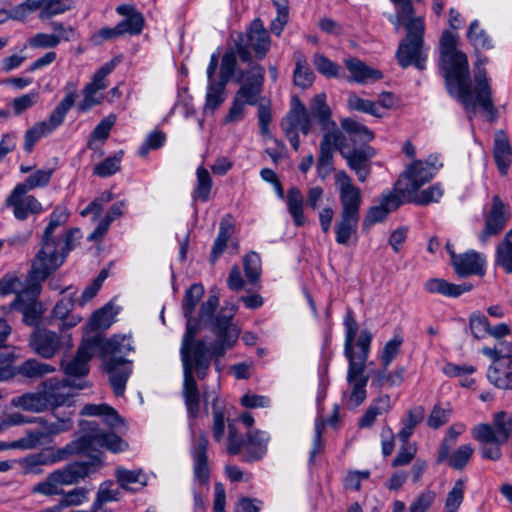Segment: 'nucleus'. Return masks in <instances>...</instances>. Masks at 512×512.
Listing matches in <instances>:
<instances>
[{
	"mask_svg": "<svg viewBox=\"0 0 512 512\" xmlns=\"http://www.w3.org/2000/svg\"><path fill=\"white\" fill-rule=\"evenodd\" d=\"M204 286L194 283L186 291L182 303L183 315L186 319V331L182 338L180 355L183 364V390L185 406L189 417L196 418L200 409V393L194 377L204 379L208 373L211 362L216 364L225 353L234 347L238 341L240 330L232 319L236 313V306L222 308L216 314L212 325V333L216 340L208 343L206 339L195 340L198 332V323L193 317L196 306L204 295Z\"/></svg>",
	"mask_w": 512,
	"mask_h": 512,
	"instance_id": "1",
	"label": "nucleus"
},
{
	"mask_svg": "<svg viewBox=\"0 0 512 512\" xmlns=\"http://www.w3.org/2000/svg\"><path fill=\"white\" fill-rule=\"evenodd\" d=\"M488 58L477 56L474 73L475 88L472 90V79L467 55L457 49V39L450 31H445L440 39L439 69L444 78L447 93L456 98L464 110L476 113L480 107L489 121H496L498 111L493 100L490 78L484 65Z\"/></svg>",
	"mask_w": 512,
	"mask_h": 512,
	"instance_id": "2",
	"label": "nucleus"
},
{
	"mask_svg": "<svg viewBox=\"0 0 512 512\" xmlns=\"http://www.w3.org/2000/svg\"><path fill=\"white\" fill-rule=\"evenodd\" d=\"M81 428L86 434L71 441L66 446L56 450L47 448L21 459L19 463L23 474L41 475L44 472L43 466L64 461L74 454H91L101 448L117 453L124 451L128 446L121 437L102 433L95 421L82 422Z\"/></svg>",
	"mask_w": 512,
	"mask_h": 512,
	"instance_id": "3",
	"label": "nucleus"
},
{
	"mask_svg": "<svg viewBox=\"0 0 512 512\" xmlns=\"http://www.w3.org/2000/svg\"><path fill=\"white\" fill-rule=\"evenodd\" d=\"M90 339L97 342L95 351L99 352L103 360L114 394L117 397L123 396L126 383L132 373V363L124 358L133 350L131 338L125 335H114L109 340H105L96 335Z\"/></svg>",
	"mask_w": 512,
	"mask_h": 512,
	"instance_id": "4",
	"label": "nucleus"
},
{
	"mask_svg": "<svg viewBox=\"0 0 512 512\" xmlns=\"http://www.w3.org/2000/svg\"><path fill=\"white\" fill-rule=\"evenodd\" d=\"M389 21L396 26L404 25L406 36L400 42L396 51V58L402 68L414 66L418 70L426 68L428 48L424 45L425 25L422 17H400V8L395 16H390Z\"/></svg>",
	"mask_w": 512,
	"mask_h": 512,
	"instance_id": "5",
	"label": "nucleus"
},
{
	"mask_svg": "<svg viewBox=\"0 0 512 512\" xmlns=\"http://www.w3.org/2000/svg\"><path fill=\"white\" fill-rule=\"evenodd\" d=\"M335 185L341 203L340 221L335 225V240L338 244L346 245L358 228L362 192L343 170L336 172Z\"/></svg>",
	"mask_w": 512,
	"mask_h": 512,
	"instance_id": "6",
	"label": "nucleus"
},
{
	"mask_svg": "<svg viewBox=\"0 0 512 512\" xmlns=\"http://www.w3.org/2000/svg\"><path fill=\"white\" fill-rule=\"evenodd\" d=\"M265 69L254 64L247 72V78L243 75L236 78L237 83H241L236 91L228 113L223 119L224 124H237L245 117L246 106H256L262 93L264 83Z\"/></svg>",
	"mask_w": 512,
	"mask_h": 512,
	"instance_id": "7",
	"label": "nucleus"
},
{
	"mask_svg": "<svg viewBox=\"0 0 512 512\" xmlns=\"http://www.w3.org/2000/svg\"><path fill=\"white\" fill-rule=\"evenodd\" d=\"M234 46L242 62H252L253 54L256 59L262 60L271 48L269 30L265 28L261 19L256 18L245 33L237 34Z\"/></svg>",
	"mask_w": 512,
	"mask_h": 512,
	"instance_id": "8",
	"label": "nucleus"
},
{
	"mask_svg": "<svg viewBox=\"0 0 512 512\" xmlns=\"http://www.w3.org/2000/svg\"><path fill=\"white\" fill-rule=\"evenodd\" d=\"M442 167L443 163L437 154H430L425 161L414 160L401 174L395 184V191L402 196L417 191L425 183L431 181Z\"/></svg>",
	"mask_w": 512,
	"mask_h": 512,
	"instance_id": "9",
	"label": "nucleus"
},
{
	"mask_svg": "<svg viewBox=\"0 0 512 512\" xmlns=\"http://www.w3.org/2000/svg\"><path fill=\"white\" fill-rule=\"evenodd\" d=\"M56 417L55 421H48L43 417H34V422L38 423L41 427L40 430H29L27 437L13 442L8 447H21L26 449L35 448L40 442L45 439L60 433L69 431L73 427V421L71 419L72 412L70 411L67 415L59 417L56 412L53 413Z\"/></svg>",
	"mask_w": 512,
	"mask_h": 512,
	"instance_id": "10",
	"label": "nucleus"
},
{
	"mask_svg": "<svg viewBox=\"0 0 512 512\" xmlns=\"http://www.w3.org/2000/svg\"><path fill=\"white\" fill-rule=\"evenodd\" d=\"M40 293V284L30 283L25 288L21 289V292H19L9 306L4 307V309L20 312L22 314V320L26 325L36 326L43 314L42 305L38 301Z\"/></svg>",
	"mask_w": 512,
	"mask_h": 512,
	"instance_id": "11",
	"label": "nucleus"
},
{
	"mask_svg": "<svg viewBox=\"0 0 512 512\" xmlns=\"http://www.w3.org/2000/svg\"><path fill=\"white\" fill-rule=\"evenodd\" d=\"M281 127L291 146L297 151L300 147L298 131H301L304 135H308L312 129L311 116L299 99H293L288 114L281 122Z\"/></svg>",
	"mask_w": 512,
	"mask_h": 512,
	"instance_id": "12",
	"label": "nucleus"
},
{
	"mask_svg": "<svg viewBox=\"0 0 512 512\" xmlns=\"http://www.w3.org/2000/svg\"><path fill=\"white\" fill-rule=\"evenodd\" d=\"M56 241H42L41 249L36 254L30 277L39 283L46 280L64 262L65 257L58 251Z\"/></svg>",
	"mask_w": 512,
	"mask_h": 512,
	"instance_id": "13",
	"label": "nucleus"
},
{
	"mask_svg": "<svg viewBox=\"0 0 512 512\" xmlns=\"http://www.w3.org/2000/svg\"><path fill=\"white\" fill-rule=\"evenodd\" d=\"M471 435L480 444L506 443L511 435L510 415L496 413L492 425L480 423L473 427Z\"/></svg>",
	"mask_w": 512,
	"mask_h": 512,
	"instance_id": "14",
	"label": "nucleus"
},
{
	"mask_svg": "<svg viewBox=\"0 0 512 512\" xmlns=\"http://www.w3.org/2000/svg\"><path fill=\"white\" fill-rule=\"evenodd\" d=\"M372 339V333L369 330L364 329L361 331L355 343V346L359 349V352L356 353L354 348L348 350L344 349L345 357L349 362L347 371L348 382L356 381L359 378H368L364 375V371L366 368V361L370 354Z\"/></svg>",
	"mask_w": 512,
	"mask_h": 512,
	"instance_id": "15",
	"label": "nucleus"
},
{
	"mask_svg": "<svg viewBox=\"0 0 512 512\" xmlns=\"http://www.w3.org/2000/svg\"><path fill=\"white\" fill-rule=\"evenodd\" d=\"M74 387L83 389L85 385L58 378H49L41 382V389L49 409L64 405L70 408L72 406L71 398L74 396L72 393Z\"/></svg>",
	"mask_w": 512,
	"mask_h": 512,
	"instance_id": "16",
	"label": "nucleus"
},
{
	"mask_svg": "<svg viewBox=\"0 0 512 512\" xmlns=\"http://www.w3.org/2000/svg\"><path fill=\"white\" fill-rule=\"evenodd\" d=\"M345 140L342 132L323 134L317 161V173L321 179H325L333 170L334 150L337 149L341 155H345Z\"/></svg>",
	"mask_w": 512,
	"mask_h": 512,
	"instance_id": "17",
	"label": "nucleus"
},
{
	"mask_svg": "<svg viewBox=\"0 0 512 512\" xmlns=\"http://www.w3.org/2000/svg\"><path fill=\"white\" fill-rule=\"evenodd\" d=\"M51 28L55 33H36L27 40V44L33 49H53L62 41L70 42L79 37L77 30L73 26H65L59 21H53Z\"/></svg>",
	"mask_w": 512,
	"mask_h": 512,
	"instance_id": "18",
	"label": "nucleus"
},
{
	"mask_svg": "<svg viewBox=\"0 0 512 512\" xmlns=\"http://www.w3.org/2000/svg\"><path fill=\"white\" fill-rule=\"evenodd\" d=\"M28 190L16 185L5 200V206L11 208L17 220L24 221L30 215L43 212L42 204Z\"/></svg>",
	"mask_w": 512,
	"mask_h": 512,
	"instance_id": "19",
	"label": "nucleus"
},
{
	"mask_svg": "<svg viewBox=\"0 0 512 512\" xmlns=\"http://www.w3.org/2000/svg\"><path fill=\"white\" fill-rule=\"evenodd\" d=\"M219 62V52H214L210 56L207 67V90L204 110L213 113L225 101V89L228 83L215 79V72Z\"/></svg>",
	"mask_w": 512,
	"mask_h": 512,
	"instance_id": "20",
	"label": "nucleus"
},
{
	"mask_svg": "<svg viewBox=\"0 0 512 512\" xmlns=\"http://www.w3.org/2000/svg\"><path fill=\"white\" fill-rule=\"evenodd\" d=\"M62 293L64 295L57 301L51 311V318L59 320V329L65 331L75 327L82 320V317L72 312L76 304L75 295L77 290L68 286L62 290Z\"/></svg>",
	"mask_w": 512,
	"mask_h": 512,
	"instance_id": "21",
	"label": "nucleus"
},
{
	"mask_svg": "<svg viewBox=\"0 0 512 512\" xmlns=\"http://www.w3.org/2000/svg\"><path fill=\"white\" fill-rule=\"evenodd\" d=\"M95 340L90 337L83 339L76 355L68 362L62 361L61 367L68 377H83L89 372V362L95 351Z\"/></svg>",
	"mask_w": 512,
	"mask_h": 512,
	"instance_id": "22",
	"label": "nucleus"
},
{
	"mask_svg": "<svg viewBox=\"0 0 512 512\" xmlns=\"http://www.w3.org/2000/svg\"><path fill=\"white\" fill-rule=\"evenodd\" d=\"M207 449L208 439L204 434L192 440L190 453L193 460L194 481L200 486L208 485L210 479Z\"/></svg>",
	"mask_w": 512,
	"mask_h": 512,
	"instance_id": "23",
	"label": "nucleus"
},
{
	"mask_svg": "<svg viewBox=\"0 0 512 512\" xmlns=\"http://www.w3.org/2000/svg\"><path fill=\"white\" fill-rule=\"evenodd\" d=\"M509 219V208L498 195L492 198V207L485 218V228L480 241L485 242L490 236L500 233Z\"/></svg>",
	"mask_w": 512,
	"mask_h": 512,
	"instance_id": "24",
	"label": "nucleus"
},
{
	"mask_svg": "<svg viewBox=\"0 0 512 512\" xmlns=\"http://www.w3.org/2000/svg\"><path fill=\"white\" fill-rule=\"evenodd\" d=\"M82 415L86 416H96L100 417L101 420H94L98 424V429L102 433H106L103 429L100 428V424L103 423L106 426H108L111 429H120L122 426H124L123 419L120 417V415L117 413V411L109 406L108 404H87L85 405L81 410ZM91 420L90 422H92ZM81 421L80 423H82ZM81 426V424H79ZM81 432L83 433L82 436H84L86 433L82 430L80 427ZM107 434H116L114 432H107ZM117 437H119L117 435Z\"/></svg>",
	"mask_w": 512,
	"mask_h": 512,
	"instance_id": "25",
	"label": "nucleus"
},
{
	"mask_svg": "<svg viewBox=\"0 0 512 512\" xmlns=\"http://www.w3.org/2000/svg\"><path fill=\"white\" fill-rule=\"evenodd\" d=\"M452 265L460 277L483 276L486 272V257L475 250H469L459 254Z\"/></svg>",
	"mask_w": 512,
	"mask_h": 512,
	"instance_id": "26",
	"label": "nucleus"
},
{
	"mask_svg": "<svg viewBox=\"0 0 512 512\" xmlns=\"http://www.w3.org/2000/svg\"><path fill=\"white\" fill-rule=\"evenodd\" d=\"M33 351L39 356L50 359L60 348V337L56 332L47 329H37L29 340Z\"/></svg>",
	"mask_w": 512,
	"mask_h": 512,
	"instance_id": "27",
	"label": "nucleus"
},
{
	"mask_svg": "<svg viewBox=\"0 0 512 512\" xmlns=\"http://www.w3.org/2000/svg\"><path fill=\"white\" fill-rule=\"evenodd\" d=\"M91 473V464L74 462L52 472L59 488L79 483Z\"/></svg>",
	"mask_w": 512,
	"mask_h": 512,
	"instance_id": "28",
	"label": "nucleus"
},
{
	"mask_svg": "<svg viewBox=\"0 0 512 512\" xmlns=\"http://www.w3.org/2000/svg\"><path fill=\"white\" fill-rule=\"evenodd\" d=\"M326 94L315 95L310 103L311 115L316 118L324 133L341 132L332 117V110L326 102Z\"/></svg>",
	"mask_w": 512,
	"mask_h": 512,
	"instance_id": "29",
	"label": "nucleus"
},
{
	"mask_svg": "<svg viewBox=\"0 0 512 512\" xmlns=\"http://www.w3.org/2000/svg\"><path fill=\"white\" fill-rule=\"evenodd\" d=\"M344 64L350 73L347 77L349 82L366 84L379 80L383 77L381 71L369 67L357 58H347L344 60Z\"/></svg>",
	"mask_w": 512,
	"mask_h": 512,
	"instance_id": "30",
	"label": "nucleus"
},
{
	"mask_svg": "<svg viewBox=\"0 0 512 512\" xmlns=\"http://www.w3.org/2000/svg\"><path fill=\"white\" fill-rule=\"evenodd\" d=\"M400 196L402 195L395 190L383 194L380 199V204L372 206L368 210L366 221L369 224L383 221L390 212L395 211L402 204Z\"/></svg>",
	"mask_w": 512,
	"mask_h": 512,
	"instance_id": "31",
	"label": "nucleus"
},
{
	"mask_svg": "<svg viewBox=\"0 0 512 512\" xmlns=\"http://www.w3.org/2000/svg\"><path fill=\"white\" fill-rule=\"evenodd\" d=\"M493 158L499 173L506 175L512 160V147L506 133L502 130L494 135Z\"/></svg>",
	"mask_w": 512,
	"mask_h": 512,
	"instance_id": "32",
	"label": "nucleus"
},
{
	"mask_svg": "<svg viewBox=\"0 0 512 512\" xmlns=\"http://www.w3.org/2000/svg\"><path fill=\"white\" fill-rule=\"evenodd\" d=\"M270 435L266 431L251 430L245 438V461L251 462L261 459L267 452Z\"/></svg>",
	"mask_w": 512,
	"mask_h": 512,
	"instance_id": "33",
	"label": "nucleus"
},
{
	"mask_svg": "<svg viewBox=\"0 0 512 512\" xmlns=\"http://www.w3.org/2000/svg\"><path fill=\"white\" fill-rule=\"evenodd\" d=\"M424 287L430 293H438L453 298L459 297L472 289V285L469 283L453 284L441 278L427 280Z\"/></svg>",
	"mask_w": 512,
	"mask_h": 512,
	"instance_id": "34",
	"label": "nucleus"
},
{
	"mask_svg": "<svg viewBox=\"0 0 512 512\" xmlns=\"http://www.w3.org/2000/svg\"><path fill=\"white\" fill-rule=\"evenodd\" d=\"M487 377L500 389H512V360L493 362L488 368Z\"/></svg>",
	"mask_w": 512,
	"mask_h": 512,
	"instance_id": "35",
	"label": "nucleus"
},
{
	"mask_svg": "<svg viewBox=\"0 0 512 512\" xmlns=\"http://www.w3.org/2000/svg\"><path fill=\"white\" fill-rule=\"evenodd\" d=\"M11 405L25 411L39 413L49 409L42 389L12 398Z\"/></svg>",
	"mask_w": 512,
	"mask_h": 512,
	"instance_id": "36",
	"label": "nucleus"
},
{
	"mask_svg": "<svg viewBox=\"0 0 512 512\" xmlns=\"http://www.w3.org/2000/svg\"><path fill=\"white\" fill-rule=\"evenodd\" d=\"M204 402L207 404L212 400V416H213V438L216 442H220L224 438L225 432V406L217 396L204 392Z\"/></svg>",
	"mask_w": 512,
	"mask_h": 512,
	"instance_id": "37",
	"label": "nucleus"
},
{
	"mask_svg": "<svg viewBox=\"0 0 512 512\" xmlns=\"http://www.w3.org/2000/svg\"><path fill=\"white\" fill-rule=\"evenodd\" d=\"M286 204L289 214L296 226L302 227L306 223L304 215V198L298 187H290L287 192Z\"/></svg>",
	"mask_w": 512,
	"mask_h": 512,
	"instance_id": "38",
	"label": "nucleus"
},
{
	"mask_svg": "<svg viewBox=\"0 0 512 512\" xmlns=\"http://www.w3.org/2000/svg\"><path fill=\"white\" fill-rule=\"evenodd\" d=\"M115 477L121 488L131 491L138 490V488H133L132 485L135 484L139 488H143L148 482L147 475L142 469L129 470L124 467H117Z\"/></svg>",
	"mask_w": 512,
	"mask_h": 512,
	"instance_id": "39",
	"label": "nucleus"
},
{
	"mask_svg": "<svg viewBox=\"0 0 512 512\" xmlns=\"http://www.w3.org/2000/svg\"><path fill=\"white\" fill-rule=\"evenodd\" d=\"M293 57L295 60L293 82L296 86L306 89L313 84L315 75L309 68L306 56L302 52H294Z\"/></svg>",
	"mask_w": 512,
	"mask_h": 512,
	"instance_id": "40",
	"label": "nucleus"
},
{
	"mask_svg": "<svg viewBox=\"0 0 512 512\" xmlns=\"http://www.w3.org/2000/svg\"><path fill=\"white\" fill-rule=\"evenodd\" d=\"M404 372L403 367L389 371L388 367L381 366L373 373L371 385L377 388L399 386L403 382Z\"/></svg>",
	"mask_w": 512,
	"mask_h": 512,
	"instance_id": "41",
	"label": "nucleus"
},
{
	"mask_svg": "<svg viewBox=\"0 0 512 512\" xmlns=\"http://www.w3.org/2000/svg\"><path fill=\"white\" fill-rule=\"evenodd\" d=\"M55 370L54 366L36 359H28L16 367V373L27 379H39Z\"/></svg>",
	"mask_w": 512,
	"mask_h": 512,
	"instance_id": "42",
	"label": "nucleus"
},
{
	"mask_svg": "<svg viewBox=\"0 0 512 512\" xmlns=\"http://www.w3.org/2000/svg\"><path fill=\"white\" fill-rule=\"evenodd\" d=\"M234 231L233 225L230 223L229 218L225 217L221 220L217 237L214 240L210 262L214 264L218 258L223 254L227 246V242Z\"/></svg>",
	"mask_w": 512,
	"mask_h": 512,
	"instance_id": "43",
	"label": "nucleus"
},
{
	"mask_svg": "<svg viewBox=\"0 0 512 512\" xmlns=\"http://www.w3.org/2000/svg\"><path fill=\"white\" fill-rule=\"evenodd\" d=\"M424 418V409L421 406H417L407 412L406 418L402 421V428L398 431L397 437L406 444L410 437L413 435L416 426Z\"/></svg>",
	"mask_w": 512,
	"mask_h": 512,
	"instance_id": "44",
	"label": "nucleus"
},
{
	"mask_svg": "<svg viewBox=\"0 0 512 512\" xmlns=\"http://www.w3.org/2000/svg\"><path fill=\"white\" fill-rule=\"evenodd\" d=\"M39 19L46 20L72 8V0H36Z\"/></svg>",
	"mask_w": 512,
	"mask_h": 512,
	"instance_id": "45",
	"label": "nucleus"
},
{
	"mask_svg": "<svg viewBox=\"0 0 512 512\" xmlns=\"http://www.w3.org/2000/svg\"><path fill=\"white\" fill-rule=\"evenodd\" d=\"M467 38L476 51L490 50L494 47L492 38L480 27L478 20H473L470 23Z\"/></svg>",
	"mask_w": 512,
	"mask_h": 512,
	"instance_id": "46",
	"label": "nucleus"
},
{
	"mask_svg": "<svg viewBox=\"0 0 512 512\" xmlns=\"http://www.w3.org/2000/svg\"><path fill=\"white\" fill-rule=\"evenodd\" d=\"M237 50L227 49L221 58L219 79L228 83L232 78L236 81V78L243 75V79L247 78L243 72L236 75L237 68Z\"/></svg>",
	"mask_w": 512,
	"mask_h": 512,
	"instance_id": "47",
	"label": "nucleus"
},
{
	"mask_svg": "<svg viewBox=\"0 0 512 512\" xmlns=\"http://www.w3.org/2000/svg\"><path fill=\"white\" fill-rule=\"evenodd\" d=\"M219 305V295L216 290H211L208 299L202 303L200 307L199 317L196 319L198 323V330L202 325H207L212 330V325L215 321L214 315L216 308Z\"/></svg>",
	"mask_w": 512,
	"mask_h": 512,
	"instance_id": "48",
	"label": "nucleus"
},
{
	"mask_svg": "<svg viewBox=\"0 0 512 512\" xmlns=\"http://www.w3.org/2000/svg\"><path fill=\"white\" fill-rule=\"evenodd\" d=\"M466 431V425L457 422L451 425L447 432L445 437L443 438L437 455V463H443L445 458L448 456V449L451 448V446L457 441V438L462 435Z\"/></svg>",
	"mask_w": 512,
	"mask_h": 512,
	"instance_id": "49",
	"label": "nucleus"
},
{
	"mask_svg": "<svg viewBox=\"0 0 512 512\" xmlns=\"http://www.w3.org/2000/svg\"><path fill=\"white\" fill-rule=\"evenodd\" d=\"M473 453L474 447L471 444H462L452 453L448 449V456L444 462H447L448 466L455 470H462L469 463Z\"/></svg>",
	"mask_w": 512,
	"mask_h": 512,
	"instance_id": "50",
	"label": "nucleus"
},
{
	"mask_svg": "<svg viewBox=\"0 0 512 512\" xmlns=\"http://www.w3.org/2000/svg\"><path fill=\"white\" fill-rule=\"evenodd\" d=\"M312 63L315 69L326 78H341L344 74L339 64L331 61L321 53L313 55Z\"/></svg>",
	"mask_w": 512,
	"mask_h": 512,
	"instance_id": "51",
	"label": "nucleus"
},
{
	"mask_svg": "<svg viewBox=\"0 0 512 512\" xmlns=\"http://www.w3.org/2000/svg\"><path fill=\"white\" fill-rule=\"evenodd\" d=\"M197 184L192 193L194 200L207 202L210 198L212 189V179L208 170L204 167H198L196 171Z\"/></svg>",
	"mask_w": 512,
	"mask_h": 512,
	"instance_id": "52",
	"label": "nucleus"
},
{
	"mask_svg": "<svg viewBox=\"0 0 512 512\" xmlns=\"http://www.w3.org/2000/svg\"><path fill=\"white\" fill-rule=\"evenodd\" d=\"M341 127L350 136L363 143L370 142L374 138L373 132L368 127L353 118L342 119Z\"/></svg>",
	"mask_w": 512,
	"mask_h": 512,
	"instance_id": "53",
	"label": "nucleus"
},
{
	"mask_svg": "<svg viewBox=\"0 0 512 512\" xmlns=\"http://www.w3.org/2000/svg\"><path fill=\"white\" fill-rule=\"evenodd\" d=\"M116 122V116L114 114H110L103 119L95 126L90 136L88 147L90 149L95 148V143L100 142L103 144L110 135V131Z\"/></svg>",
	"mask_w": 512,
	"mask_h": 512,
	"instance_id": "54",
	"label": "nucleus"
},
{
	"mask_svg": "<svg viewBox=\"0 0 512 512\" xmlns=\"http://www.w3.org/2000/svg\"><path fill=\"white\" fill-rule=\"evenodd\" d=\"M116 312L113 311L111 303L95 311L88 321V327L91 330L107 329L113 323Z\"/></svg>",
	"mask_w": 512,
	"mask_h": 512,
	"instance_id": "55",
	"label": "nucleus"
},
{
	"mask_svg": "<svg viewBox=\"0 0 512 512\" xmlns=\"http://www.w3.org/2000/svg\"><path fill=\"white\" fill-rule=\"evenodd\" d=\"M88 494L89 489L85 487H77L68 492L63 491L61 500L55 505V510L61 511L63 508L79 506L88 500Z\"/></svg>",
	"mask_w": 512,
	"mask_h": 512,
	"instance_id": "56",
	"label": "nucleus"
},
{
	"mask_svg": "<svg viewBox=\"0 0 512 512\" xmlns=\"http://www.w3.org/2000/svg\"><path fill=\"white\" fill-rule=\"evenodd\" d=\"M347 106L350 110L364 112L375 117L383 116V113L380 111L376 102L363 99L354 93L348 96Z\"/></svg>",
	"mask_w": 512,
	"mask_h": 512,
	"instance_id": "57",
	"label": "nucleus"
},
{
	"mask_svg": "<svg viewBox=\"0 0 512 512\" xmlns=\"http://www.w3.org/2000/svg\"><path fill=\"white\" fill-rule=\"evenodd\" d=\"M496 261L507 273H512V229L498 245Z\"/></svg>",
	"mask_w": 512,
	"mask_h": 512,
	"instance_id": "58",
	"label": "nucleus"
},
{
	"mask_svg": "<svg viewBox=\"0 0 512 512\" xmlns=\"http://www.w3.org/2000/svg\"><path fill=\"white\" fill-rule=\"evenodd\" d=\"M464 493L465 480L458 479L447 494L443 512H457L464 500Z\"/></svg>",
	"mask_w": 512,
	"mask_h": 512,
	"instance_id": "59",
	"label": "nucleus"
},
{
	"mask_svg": "<svg viewBox=\"0 0 512 512\" xmlns=\"http://www.w3.org/2000/svg\"><path fill=\"white\" fill-rule=\"evenodd\" d=\"M403 342V337L399 334H396L392 339L385 343L379 355L381 366L389 367V365L400 353Z\"/></svg>",
	"mask_w": 512,
	"mask_h": 512,
	"instance_id": "60",
	"label": "nucleus"
},
{
	"mask_svg": "<svg viewBox=\"0 0 512 512\" xmlns=\"http://www.w3.org/2000/svg\"><path fill=\"white\" fill-rule=\"evenodd\" d=\"M69 217V213L64 207H56L50 215V220L44 230L42 241H56V236L53 235L55 229L64 224Z\"/></svg>",
	"mask_w": 512,
	"mask_h": 512,
	"instance_id": "61",
	"label": "nucleus"
},
{
	"mask_svg": "<svg viewBox=\"0 0 512 512\" xmlns=\"http://www.w3.org/2000/svg\"><path fill=\"white\" fill-rule=\"evenodd\" d=\"M54 170L53 169H39L29 175L24 182L17 185L24 189L31 191L35 188H42L49 184Z\"/></svg>",
	"mask_w": 512,
	"mask_h": 512,
	"instance_id": "62",
	"label": "nucleus"
},
{
	"mask_svg": "<svg viewBox=\"0 0 512 512\" xmlns=\"http://www.w3.org/2000/svg\"><path fill=\"white\" fill-rule=\"evenodd\" d=\"M51 133L46 128V124L40 122L35 123L31 128L27 129L24 135L23 149L27 153H31L35 144L45 136Z\"/></svg>",
	"mask_w": 512,
	"mask_h": 512,
	"instance_id": "63",
	"label": "nucleus"
},
{
	"mask_svg": "<svg viewBox=\"0 0 512 512\" xmlns=\"http://www.w3.org/2000/svg\"><path fill=\"white\" fill-rule=\"evenodd\" d=\"M244 272L249 283L255 284L261 275V258L258 253L250 252L243 259Z\"/></svg>",
	"mask_w": 512,
	"mask_h": 512,
	"instance_id": "64",
	"label": "nucleus"
}]
</instances>
